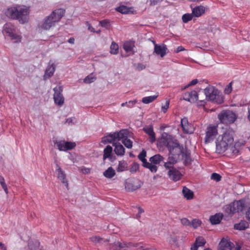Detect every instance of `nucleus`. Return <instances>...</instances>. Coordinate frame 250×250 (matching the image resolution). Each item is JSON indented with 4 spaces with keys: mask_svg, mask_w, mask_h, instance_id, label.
Returning a JSON list of instances; mask_svg holds the SVG:
<instances>
[{
    "mask_svg": "<svg viewBox=\"0 0 250 250\" xmlns=\"http://www.w3.org/2000/svg\"><path fill=\"white\" fill-rule=\"evenodd\" d=\"M223 217V215L220 213H216L210 217V221L212 224H218L220 223Z\"/></svg>",
    "mask_w": 250,
    "mask_h": 250,
    "instance_id": "cd10ccee",
    "label": "nucleus"
},
{
    "mask_svg": "<svg viewBox=\"0 0 250 250\" xmlns=\"http://www.w3.org/2000/svg\"><path fill=\"white\" fill-rule=\"evenodd\" d=\"M179 145V144L176 140H170L167 142V147L170 154L173 153V151Z\"/></svg>",
    "mask_w": 250,
    "mask_h": 250,
    "instance_id": "a878e982",
    "label": "nucleus"
},
{
    "mask_svg": "<svg viewBox=\"0 0 250 250\" xmlns=\"http://www.w3.org/2000/svg\"><path fill=\"white\" fill-rule=\"evenodd\" d=\"M218 119L223 124H231L236 119V114L230 110H224L218 115Z\"/></svg>",
    "mask_w": 250,
    "mask_h": 250,
    "instance_id": "0eeeda50",
    "label": "nucleus"
},
{
    "mask_svg": "<svg viewBox=\"0 0 250 250\" xmlns=\"http://www.w3.org/2000/svg\"><path fill=\"white\" fill-rule=\"evenodd\" d=\"M249 227L248 223L246 221H241L238 224H236L234 225V228L235 229L237 230H245Z\"/></svg>",
    "mask_w": 250,
    "mask_h": 250,
    "instance_id": "7c9ffc66",
    "label": "nucleus"
},
{
    "mask_svg": "<svg viewBox=\"0 0 250 250\" xmlns=\"http://www.w3.org/2000/svg\"><path fill=\"white\" fill-rule=\"evenodd\" d=\"M199 246H198L195 243L191 246L190 250H197Z\"/></svg>",
    "mask_w": 250,
    "mask_h": 250,
    "instance_id": "69168bd1",
    "label": "nucleus"
},
{
    "mask_svg": "<svg viewBox=\"0 0 250 250\" xmlns=\"http://www.w3.org/2000/svg\"><path fill=\"white\" fill-rule=\"evenodd\" d=\"M194 16L191 14H185L182 16V20L184 23H187L188 21H191Z\"/></svg>",
    "mask_w": 250,
    "mask_h": 250,
    "instance_id": "a19ab883",
    "label": "nucleus"
},
{
    "mask_svg": "<svg viewBox=\"0 0 250 250\" xmlns=\"http://www.w3.org/2000/svg\"><path fill=\"white\" fill-rule=\"evenodd\" d=\"M127 169V164L125 161H121L119 162L118 166L117 167V171L121 172Z\"/></svg>",
    "mask_w": 250,
    "mask_h": 250,
    "instance_id": "2f4dec72",
    "label": "nucleus"
},
{
    "mask_svg": "<svg viewBox=\"0 0 250 250\" xmlns=\"http://www.w3.org/2000/svg\"><path fill=\"white\" fill-rule=\"evenodd\" d=\"M113 146L115 147L114 151L116 155L118 156H123L125 154V149L123 146L120 143H114Z\"/></svg>",
    "mask_w": 250,
    "mask_h": 250,
    "instance_id": "b1692460",
    "label": "nucleus"
},
{
    "mask_svg": "<svg viewBox=\"0 0 250 250\" xmlns=\"http://www.w3.org/2000/svg\"><path fill=\"white\" fill-rule=\"evenodd\" d=\"M167 241L171 244H175L178 241V239L176 236H170L167 238Z\"/></svg>",
    "mask_w": 250,
    "mask_h": 250,
    "instance_id": "3c124183",
    "label": "nucleus"
},
{
    "mask_svg": "<svg viewBox=\"0 0 250 250\" xmlns=\"http://www.w3.org/2000/svg\"><path fill=\"white\" fill-rule=\"evenodd\" d=\"M81 170H82V172L84 174H88L90 173V168H85V167H83V168H82Z\"/></svg>",
    "mask_w": 250,
    "mask_h": 250,
    "instance_id": "052dcab7",
    "label": "nucleus"
},
{
    "mask_svg": "<svg viewBox=\"0 0 250 250\" xmlns=\"http://www.w3.org/2000/svg\"><path fill=\"white\" fill-rule=\"evenodd\" d=\"M169 102L168 101H167L165 103V104L162 106V110L164 113L166 112V111H167V109L169 107Z\"/></svg>",
    "mask_w": 250,
    "mask_h": 250,
    "instance_id": "6e6d98bb",
    "label": "nucleus"
},
{
    "mask_svg": "<svg viewBox=\"0 0 250 250\" xmlns=\"http://www.w3.org/2000/svg\"><path fill=\"white\" fill-rule=\"evenodd\" d=\"M235 248L233 243L225 239H223L219 245V250H234Z\"/></svg>",
    "mask_w": 250,
    "mask_h": 250,
    "instance_id": "2eb2a0df",
    "label": "nucleus"
},
{
    "mask_svg": "<svg viewBox=\"0 0 250 250\" xmlns=\"http://www.w3.org/2000/svg\"><path fill=\"white\" fill-rule=\"evenodd\" d=\"M248 119L250 121V104L248 106Z\"/></svg>",
    "mask_w": 250,
    "mask_h": 250,
    "instance_id": "774afa93",
    "label": "nucleus"
},
{
    "mask_svg": "<svg viewBox=\"0 0 250 250\" xmlns=\"http://www.w3.org/2000/svg\"><path fill=\"white\" fill-rule=\"evenodd\" d=\"M183 157L185 159V162L186 164H189L191 162V158L189 155V153L186 152V153H183Z\"/></svg>",
    "mask_w": 250,
    "mask_h": 250,
    "instance_id": "49530a36",
    "label": "nucleus"
},
{
    "mask_svg": "<svg viewBox=\"0 0 250 250\" xmlns=\"http://www.w3.org/2000/svg\"><path fill=\"white\" fill-rule=\"evenodd\" d=\"M211 179L216 182H218L221 180V176L216 173H213L211 174Z\"/></svg>",
    "mask_w": 250,
    "mask_h": 250,
    "instance_id": "09e8293b",
    "label": "nucleus"
},
{
    "mask_svg": "<svg viewBox=\"0 0 250 250\" xmlns=\"http://www.w3.org/2000/svg\"><path fill=\"white\" fill-rule=\"evenodd\" d=\"M117 138L116 132H114L113 133H110L103 137L102 139V142L104 144H106L107 143H112Z\"/></svg>",
    "mask_w": 250,
    "mask_h": 250,
    "instance_id": "393cba45",
    "label": "nucleus"
},
{
    "mask_svg": "<svg viewBox=\"0 0 250 250\" xmlns=\"http://www.w3.org/2000/svg\"><path fill=\"white\" fill-rule=\"evenodd\" d=\"M64 13V11L62 9H56L38 24V30L41 32L49 30L60 21Z\"/></svg>",
    "mask_w": 250,
    "mask_h": 250,
    "instance_id": "7ed1b4c3",
    "label": "nucleus"
},
{
    "mask_svg": "<svg viewBox=\"0 0 250 250\" xmlns=\"http://www.w3.org/2000/svg\"><path fill=\"white\" fill-rule=\"evenodd\" d=\"M55 70V66L54 65L53 63H49V65L47 66L45 71V74L43 76V78L44 80L48 79L53 76Z\"/></svg>",
    "mask_w": 250,
    "mask_h": 250,
    "instance_id": "5701e85b",
    "label": "nucleus"
},
{
    "mask_svg": "<svg viewBox=\"0 0 250 250\" xmlns=\"http://www.w3.org/2000/svg\"><path fill=\"white\" fill-rule=\"evenodd\" d=\"M195 243L198 246L201 247V246H204V245L206 243V241H205V239L203 237H199L197 238H196V240Z\"/></svg>",
    "mask_w": 250,
    "mask_h": 250,
    "instance_id": "c03bdc74",
    "label": "nucleus"
},
{
    "mask_svg": "<svg viewBox=\"0 0 250 250\" xmlns=\"http://www.w3.org/2000/svg\"><path fill=\"white\" fill-rule=\"evenodd\" d=\"M96 78L95 77H93L92 75H90L84 79L83 82L86 83H90L94 82Z\"/></svg>",
    "mask_w": 250,
    "mask_h": 250,
    "instance_id": "37998d69",
    "label": "nucleus"
},
{
    "mask_svg": "<svg viewBox=\"0 0 250 250\" xmlns=\"http://www.w3.org/2000/svg\"><path fill=\"white\" fill-rule=\"evenodd\" d=\"M184 149L183 147L180 146L179 144L173 151V153H171V154L173 155H179L181 154H183V153H184Z\"/></svg>",
    "mask_w": 250,
    "mask_h": 250,
    "instance_id": "4c0bfd02",
    "label": "nucleus"
},
{
    "mask_svg": "<svg viewBox=\"0 0 250 250\" xmlns=\"http://www.w3.org/2000/svg\"><path fill=\"white\" fill-rule=\"evenodd\" d=\"M146 68V66L141 63H139L137 64L136 69L138 71H141L144 69Z\"/></svg>",
    "mask_w": 250,
    "mask_h": 250,
    "instance_id": "13d9d810",
    "label": "nucleus"
},
{
    "mask_svg": "<svg viewBox=\"0 0 250 250\" xmlns=\"http://www.w3.org/2000/svg\"><path fill=\"white\" fill-rule=\"evenodd\" d=\"M136 100L129 101V102H127L126 106L128 107H132L134 104H136Z\"/></svg>",
    "mask_w": 250,
    "mask_h": 250,
    "instance_id": "bf43d9fd",
    "label": "nucleus"
},
{
    "mask_svg": "<svg viewBox=\"0 0 250 250\" xmlns=\"http://www.w3.org/2000/svg\"><path fill=\"white\" fill-rule=\"evenodd\" d=\"M201 224V221L198 219H194L190 226H191L194 229H196L200 226Z\"/></svg>",
    "mask_w": 250,
    "mask_h": 250,
    "instance_id": "de8ad7c7",
    "label": "nucleus"
},
{
    "mask_svg": "<svg viewBox=\"0 0 250 250\" xmlns=\"http://www.w3.org/2000/svg\"><path fill=\"white\" fill-rule=\"evenodd\" d=\"M167 174L169 178L175 182L180 180L182 177L181 173L175 168L169 169Z\"/></svg>",
    "mask_w": 250,
    "mask_h": 250,
    "instance_id": "dca6fc26",
    "label": "nucleus"
},
{
    "mask_svg": "<svg viewBox=\"0 0 250 250\" xmlns=\"http://www.w3.org/2000/svg\"><path fill=\"white\" fill-rule=\"evenodd\" d=\"M201 94H203L202 92H199L198 93L195 90L187 92L184 95V100L190 103H193L199 99V96Z\"/></svg>",
    "mask_w": 250,
    "mask_h": 250,
    "instance_id": "ddd939ff",
    "label": "nucleus"
},
{
    "mask_svg": "<svg viewBox=\"0 0 250 250\" xmlns=\"http://www.w3.org/2000/svg\"><path fill=\"white\" fill-rule=\"evenodd\" d=\"M176 163V160L175 159H173L172 161H171L170 159L169 160H168L167 162H166L164 164L165 167L168 169V170L172 168H174L173 167V165Z\"/></svg>",
    "mask_w": 250,
    "mask_h": 250,
    "instance_id": "58836bf2",
    "label": "nucleus"
},
{
    "mask_svg": "<svg viewBox=\"0 0 250 250\" xmlns=\"http://www.w3.org/2000/svg\"><path fill=\"white\" fill-rule=\"evenodd\" d=\"M134 45L133 42H125L124 44V49L126 52L132 51Z\"/></svg>",
    "mask_w": 250,
    "mask_h": 250,
    "instance_id": "e433bc0d",
    "label": "nucleus"
},
{
    "mask_svg": "<svg viewBox=\"0 0 250 250\" xmlns=\"http://www.w3.org/2000/svg\"><path fill=\"white\" fill-rule=\"evenodd\" d=\"M3 34L10 38L15 43L21 42L22 40L21 33L17 29L16 27L11 23H6L3 26Z\"/></svg>",
    "mask_w": 250,
    "mask_h": 250,
    "instance_id": "20e7f679",
    "label": "nucleus"
},
{
    "mask_svg": "<svg viewBox=\"0 0 250 250\" xmlns=\"http://www.w3.org/2000/svg\"><path fill=\"white\" fill-rule=\"evenodd\" d=\"M181 125L183 131L186 133H192L193 132L192 126L189 124L188 119L186 118L181 120Z\"/></svg>",
    "mask_w": 250,
    "mask_h": 250,
    "instance_id": "aec40b11",
    "label": "nucleus"
},
{
    "mask_svg": "<svg viewBox=\"0 0 250 250\" xmlns=\"http://www.w3.org/2000/svg\"><path fill=\"white\" fill-rule=\"evenodd\" d=\"M184 48L182 46H178L177 49H176V52L178 53V52H181L182 51H183L184 50Z\"/></svg>",
    "mask_w": 250,
    "mask_h": 250,
    "instance_id": "338daca9",
    "label": "nucleus"
},
{
    "mask_svg": "<svg viewBox=\"0 0 250 250\" xmlns=\"http://www.w3.org/2000/svg\"><path fill=\"white\" fill-rule=\"evenodd\" d=\"M201 95L199 96V101L201 103L200 105H204L205 104V100L203 99L202 97H200Z\"/></svg>",
    "mask_w": 250,
    "mask_h": 250,
    "instance_id": "0e129e2a",
    "label": "nucleus"
},
{
    "mask_svg": "<svg viewBox=\"0 0 250 250\" xmlns=\"http://www.w3.org/2000/svg\"><path fill=\"white\" fill-rule=\"evenodd\" d=\"M181 222L183 225L186 226H190V225H191V223L189 222V221L186 218L181 219Z\"/></svg>",
    "mask_w": 250,
    "mask_h": 250,
    "instance_id": "5fc2aeb1",
    "label": "nucleus"
},
{
    "mask_svg": "<svg viewBox=\"0 0 250 250\" xmlns=\"http://www.w3.org/2000/svg\"><path fill=\"white\" fill-rule=\"evenodd\" d=\"M117 139L118 141L124 140L127 138L130 137V134L129 132L126 129H122L120 130L119 132H115Z\"/></svg>",
    "mask_w": 250,
    "mask_h": 250,
    "instance_id": "412c9836",
    "label": "nucleus"
},
{
    "mask_svg": "<svg viewBox=\"0 0 250 250\" xmlns=\"http://www.w3.org/2000/svg\"><path fill=\"white\" fill-rule=\"evenodd\" d=\"M217 133V127L215 126H208L206 131L205 142L208 143L212 141Z\"/></svg>",
    "mask_w": 250,
    "mask_h": 250,
    "instance_id": "4468645a",
    "label": "nucleus"
},
{
    "mask_svg": "<svg viewBox=\"0 0 250 250\" xmlns=\"http://www.w3.org/2000/svg\"><path fill=\"white\" fill-rule=\"evenodd\" d=\"M116 10L122 14H128L130 12V9L124 5L118 7Z\"/></svg>",
    "mask_w": 250,
    "mask_h": 250,
    "instance_id": "c9c22d12",
    "label": "nucleus"
},
{
    "mask_svg": "<svg viewBox=\"0 0 250 250\" xmlns=\"http://www.w3.org/2000/svg\"><path fill=\"white\" fill-rule=\"evenodd\" d=\"M112 147L110 146H107L104 149V159H105L107 158H109L110 155L112 151Z\"/></svg>",
    "mask_w": 250,
    "mask_h": 250,
    "instance_id": "f704fd0d",
    "label": "nucleus"
},
{
    "mask_svg": "<svg viewBox=\"0 0 250 250\" xmlns=\"http://www.w3.org/2000/svg\"><path fill=\"white\" fill-rule=\"evenodd\" d=\"M182 192L185 198L187 200H191L193 197V192L186 187H184Z\"/></svg>",
    "mask_w": 250,
    "mask_h": 250,
    "instance_id": "c85d7f7f",
    "label": "nucleus"
},
{
    "mask_svg": "<svg viewBox=\"0 0 250 250\" xmlns=\"http://www.w3.org/2000/svg\"><path fill=\"white\" fill-rule=\"evenodd\" d=\"M104 175L107 178H112L115 175V171L112 167H108L103 173Z\"/></svg>",
    "mask_w": 250,
    "mask_h": 250,
    "instance_id": "c756f323",
    "label": "nucleus"
},
{
    "mask_svg": "<svg viewBox=\"0 0 250 250\" xmlns=\"http://www.w3.org/2000/svg\"><path fill=\"white\" fill-rule=\"evenodd\" d=\"M245 207L243 200H239L227 205L224 207V211L229 215H232L236 212L242 211Z\"/></svg>",
    "mask_w": 250,
    "mask_h": 250,
    "instance_id": "423d86ee",
    "label": "nucleus"
},
{
    "mask_svg": "<svg viewBox=\"0 0 250 250\" xmlns=\"http://www.w3.org/2000/svg\"><path fill=\"white\" fill-rule=\"evenodd\" d=\"M122 142L126 148L130 149L132 147V141L128 138L122 140Z\"/></svg>",
    "mask_w": 250,
    "mask_h": 250,
    "instance_id": "79ce46f5",
    "label": "nucleus"
},
{
    "mask_svg": "<svg viewBox=\"0 0 250 250\" xmlns=\"http://www.w3.org/2000/svg\"><path fill=\"white\" fill-rule=\"evenodd\" d=\"M163 160L164 158L160 154H156L150 158L149 161L150 163H149V164H152V165L156 166L163 161Z\"/></svg>",
    "mask_w": 250,
    "mask_h": 250,
    "instance_id": "bb28decb",
    "label": "nucleus"
},
{
    "mask_svg": "<svg viewBox=\"0 0 250 250\" xmlns=\"http://www.w3.org/2000/svg\"><path fill=\"white\" fill-rule=\"evenodd\" d=\"M162 0H150V4L154 5Z\"/></svg>",
    "mask_w": 250,
    "mask_h": 250,
    "instance_id": "e2e57ef3",
    "label": "nucleus"
},
{
    "mask_svg": "<svg viewBox=\"0 0 250 250\" xmlns=\"http://www.w3.org/2000/svg\"><path fill=\"white\" fill-rule=\"evenodd\" d=\"M143 130L149 136V141L151 143L156 140L155 133L153 131V127L151 125L146 126L143 128Z\"/></svg>",
    "mask_w": 250,
    "mask_h": 250,
    "instance_id": "f3484780",
    "label": "nucleus"
},
{
    "mask_svg": "<svg viewBox=\"0 0 250 250\" xmlns=\"http://www.w3.org/2000/svg\"><path fill=\"white\" fill-rule=\"evenodd\" d=\"M91 241L95 244L102 245L105 242L102 238L98 236H93L90 237Z\"/></svg>",
    "mask_w": 250,
    "mask_h": 250,
    "instance_id": "473e14b6",
    "label": "nucleus"
},
{
    "mask_svg": "<svg viewBox=\"0 0 250 250\" xmlns=\"http://www.w3.org/2000/svg\"><path fill=\"white\" fill-rule=\"evenodd\" d=\"M118 45L112 42L110 46V53L112 54H117L118 52Z\"/></svg>",
    "mask_w": 250,
    "mask_h": 250,
    "instance_id": "ea45409f",
    "label": "nucleus"
},
{
    "mask_svg": "<svg viewBox=\"0 0 250 250\" xmlns=\"http://www.w3.org/2000/svg\"><path fill=\"white\" fill-rule=\"evenodd\" d=\"M53 142L54 145L60 151H65L73 148L76 146L75 143L71 142H65L64 140H59L57 139H53Z\"/></svg>",
    "mask_w": 250,
    "mask_h": 250,
    "instance_id": "6e6552de",
    "label": "nucleus"
},
{
    "mask_svg": "<svg viewBox=\"0 0 250 250\" xmlns=\"http://www.w3.org/2000/svg\"><path fill=\"white\" fill-rule=\"evenodd\" d=\"M139 167V165L136 163H133L130 168V171L131 173H134L138 170Z\"/></svg>",
    "mask_w": 250,
    "mask_h": 250,
    "instance_id": "8fccbe9b",
    "label": "nucleus"
},
{
    "mask_svg": "<svg viewBox=\"0 0 250 250\" xmlns=\"http://www.w3.org/2000/svg\"><path fill=\"white\" fill-rule=\"evenodd\" d=\"M135 246H137L135 248V250H156V249L154 248H147L146 249H144L143 246L139 244L135 243Z\"/></svg>",
    "mask_w": 250,
    "mask_h": 250,
    "instance_id": "a18cd8bd",
    "label": "nucleus"
},
{
    "mask_svg": "<svg viewBox=\"0 0 250 250\" xmlns=\"http://www.w3.org/2000/svg\"><path fill=\"white\" fill-rule=\"evenodd\" d=\"M137 182H138L137 180L126 182L125 185V188L126 190L129 191H131L135 190L140 188L141 185V184L136 185Z\"/></svg>",
    "mask_w": 250,
    "mask_h": 250,
    "instance_id": "4be33fe9",
    "label": "nucleus"
},
{
    "mask_svg": "<svg viewBox=\"0 0 250 250\" xmlns=\"http://www.w3.org/2000/svg\"><path fill=\"white\" fill-rule=\"evenodd\" d=\"M232 82L230 83L229 84H228L225 89V92L226 94H229L231 91H232Z\"/></svg>",
    "mask_w": 250,
    "mask_h": 250,
    "instance_id": "864d4df0",
    "label": "nucleus"
},
{
    "mask_svg": "<svg viewBox=\"0 0 250 250\" xmlns=\"http://www.w3.org/2000/svg\"><path fill=\"white\" fill-rule=\"evenodd\" d=\"M234 131L229 128L218 137L216 141V151L218 153H222L227 149H230L233 154L238 153V150L232 146L234 142Z\"/></svg>",
    "mask_w": 250,
    "mask_h": 250,
    "instance_id": "f257e3e1",
    "label": "nucleus"
},
{
    "mask_svg": "<svg viewBox=\"0 0 250 250\" xmlns=\"http://www.w3.org/2000/svg\"><path fill=\"white\" fill-rule=\"evenodd\" d=\"M153 42L154 45L153 53L156 54L157 56H160L161 58H163L168 52L167 46L164 44H158L154 42Z\"/></svg>",
    "mask_w": 250,
    "mask_h": 250,
    "instance_id": "f8f14e48",
    "label": "nucleus"
},
{
    "mask_svg": "<svg viewBox=\"0 0 250 250\" xmlns=\"http://www.w3.org/2000/svg\"><path fill=\"white\" fill-rule=\"evenodd\" d=\"M206 98L214 103L220 104L224 102V96L221 92L213 86H208L202 92Z\"/></svg>",
    "mask_w": 250,
    "mask_h": 250,
    "instance_id": "39448f33",
    "label": "nucleus"
},
{
    "mask_svg": "<svg viewBox=\"0 0 250 250\" xmlns=\"http://www.w3.org/2000/svg\"><path fill=\"white\" fill-rule=\"evenodd\" d=\"M0 184L1 187L6 185L4 179L1 175H0Z\"/></svg>",
    "mask_w": 250,
    "mask_h": 250,
    "instance_id": "680f3d73",
    "label": "nucleus"
},
{
    "mask_svg": "<svg viewBox=\"0 0 250 250\" xmlns=\"http://www.w3.org/2000/svg\"><path fill=\"white\" fill-rule=\"evenodd\" d=\"M137 246L135 245V243L131 242L125 243L116 242L110 245V250H135Z\"/></svg>",
    "mask_w": 250,
    "mask_h": 250,
    "instance_id": "1a4fd4ad",
    "label": "nucleus"
},
{
    "mask_svg": "<svg viewBox=\"0 0 250 250\" xmlns=\"http://www.w3.org/2000/svg\"><path fill=\"white\" fill-rule=\"evenodd\" d=\"M158 95H156L145 97L142 99V101L143 103L145 104H148L154 101L158 97Z\"/></svg>",
    "mask_w": 250,
    "mask_h": 250,
    "instance_id": "72a5a7b5",
    "label": "nucleus"
},
{
    "mask_svg": "<svg viewBox=\"0 0 250 250\" xmlns=\"http://www.w3.org/2000/svg\"><path fill=\"white\" fill-rule=\"evenodd\" d=\"M53 90L54 91L53 99L55 103L59 106H62L64 101L62 94V87L61 85L57 86L54 88Z\"/></svg>",
    "mask_w": 250,
    "mask_h": 250,
    "instance_id": "9d476101",
    "label": "nucleus"
},
{
    "mask_svg": "<svg viewBox=\"0 0 250 250\" xmlns=\"http://www.w3.org/2000/svg\"><path fill=\"white\" fill-rule=\"evenodd\" d=\"M29 8L24 5L9 7L5 11L7 17L16 20L21 24L27 23L29 19Z\"/></svg>",
    "mask_w": 250,
    "mask_h": 250,
    "instance_id": "f03ea898",
    "label": "nucleus"
},
{
    "mask_svg": "<svg viewBox=\"0 0 250 250\" xmlns=\"http://www.w3.org/2000/svg\"><path fill=\"white\" fill-rule=\"evenodd\" d=\"M100 24L103 27L108 28L109 26V22L107 20H103L100 21Z\"/></svg>",
    "mask_w": 250,
    "mask_h": 250,
    "instance_id": "603ef678",
    "label": "nucleus"
},
{
    "mask_svg": "<svg viewBox=\"0 0 250 250\" xmlns=\"http://www.w3.org/2000/svg\"><path fill=\"white\" fill-rule=\"evenodd\" d=\"M198 83L197 79H194L192 80L186 86H185L183 89L188 88L189 86L195 85Z\"/></svg>",
    "mask_w": 250,
    "mask_h": 250,
    "instance_id": "4d7b16f0",
    "label": "nucleus"
},
{
    "mask_svg": "<svg viewBox=\"0 0 250 250\" xmlns=\"http://www.w3.org/2000/svg\"><path fill=\"white\" fill-rule=\"evenodd\" d=\"M146 155V151L145 150H143L138 155V157L142 162L143 167L149 169L152 172H156L158 169L157 167L147 162L145 158Z\"/></svg>",
    "mask_w": 250,
    "mask_h": 250,
    "instance_id": "9b49d317",
    "label": "nucleus"
},
{
    "mask_svg": "<svg viewBox=\"0 0 250 250\" xmlns=\"http://www.w3.org/2000/svg\"><path fill=\"white\" fill-rule=\"evenodd\" d=\"M56 166L57 168L56 170V172L58 179L68 188V183L66 179L65 174L58 164L56 165Z\"/></svg>",
    "mask_w": 250,
    "mask_h": 250,
    "instance_id": "a211bd4d",
    "label": "nucleus"
},
{
    "mask_svg": "<svg viewBox=\"0 0 250 250\" xmlns=\"http://www.w3.org/2000/svg\"><path fill=\"white\" fill-rule=\"evenodd\" d=\"M207 8L203 6L199 5L195 7L192 10L193 15L195 17H199L205 14Z\"/></svg>",
    "mask_w": 250,
    "mask_h": 250,
    "instance_id": "6ab92c4d",
    "label": "nucleus"
}]
</instances>
